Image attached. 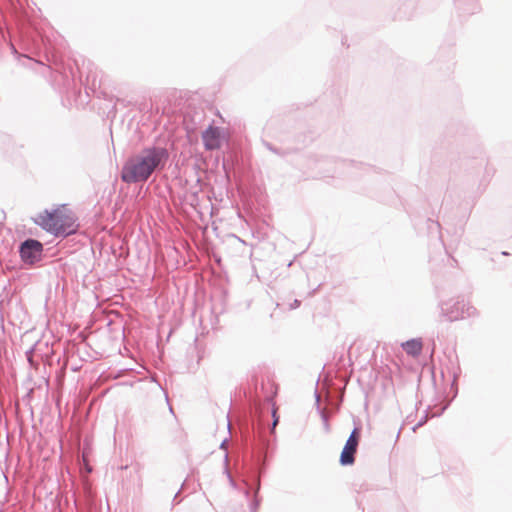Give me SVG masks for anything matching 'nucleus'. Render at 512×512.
I'll return each mask as SVG.
<instances>
[{"label": "nucleus", "mask_w": 512, "mask_h": 512, "mask_svg": "<svg viewBox=\"0 0 512 512\" xmlns=\"http://www.w3.org/2000/svg\"><path fill=\"white\" fill-rule=\"evenodd\" d=\"M360 440V430L355 428L347 439L340 454V463L343 466L352 465L355 462V454Z\"/></svg>", "instance_id": "nucleus-3"}, {"label": "nucleus", "mask_w": 512, "mask_h": 512, "mask_svg": "<svg viewBox=\"0 0 512 512\" xmlns=\"http://www.w3.org/2000/svg\"><path fill=\"white\" fill-rule=\"evenodd\" d=\"M167 157L168 153L164 148L145 149L124 164L121 179L127 183L146 181Z\"/></svg>", "instance_id": "nucleus-1"}, {"label": "nucleus", "mask_w": 512, "mask_h": 512, "mask_svg": "<svg viewBox=\"0 0 512 512\" xmlns=\"http://www.w3.org/2000/svg\"><path fill=\"white\" fill-rule=\"evenodd\" d=\"M472 307L469 306L464 300H457L453 302L445 303L443 311L449 321H457L469 316L471 314Z\"/></svg>", "instance_id": "nucleus-5"}, {"label": "nucleus", "mask_w": 512, "mask_h": 512, "mask_svg": "<svg viewBox=\"0 0 512 512\" xmlns=\"http://www.w3.org/2000/svg\"><path fill=\"white\" fill-rule=\"evenodd\" d=\"M278 419L275 417L274 419V426L277 424Z\"/></svg>", "instance_id": "nucleus-8"}, {"label": "nucleus", "mask_w": 512, "mask_h": 512, "mask_svg": "<svg viewBox=\"0 0 512 512\" xmlns=\"http://www.w3.org/2000/svg\"><path fill=\"white\" fill-rule=\"evenodd\" d=\"M43 251V245L37 240L28 239L20 247V255L25 263L33 264L40 260Z\"/></svg>", "instance_id": "nucleus-4"}, {"label": "nucleus", "mask_w": 512, "mask_h": 512, "mask_svg": "<svg viewBox=\"0 0 512 512\" xmlns=\"http://www.w3.org/2000/svg\"><path fill=\"white\" fill-rule=\"evenodd\" d=\"M403 349L408 355L416 357L422 351V342L419 339H412L402 344Z\"/></svg>", "instance_id": "nucleus-7"}, {"label": "nucleus", "mask_w": 512, "mask_h": 512, "mask_svg": "<svg viewBox=\"0 0 512 512\" xmlns=\"http://www.w3.org/2000/svg\"><path fill=\"white\" fill-rule=\"evenodd\" d=\"M34 222L55 236H68L78 228L77 217L67 205L39 213Z\"/></svg>", "instance_id": "nucleus-2"}, {"label": "nucleus", "mask_w": 512, "mask_h": 512, "mask_svg": "<svg viewBox=\"0 0 512 512\" xmlns=\"http://www.w3.org/2000/svg\"><path fill=\"white\" fill-rule=\"evenodd\" d=\"M225 139L226 137L221 129L212 125L202 133V141L206 150L219 149Z\"/></svg>", "instance_id": "nucleus-6"}]
</instances>
